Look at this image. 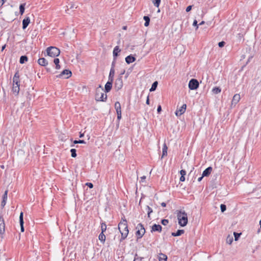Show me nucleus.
<instances>
[{"label":"nucleus","instance_id":"obj_46","mask_svg":"<svg viewBox=\"0 0 261 261\" xmlns=\"http://www.w3.org/2000/svg\"><path fill=\"white\" fill-rule=\"evenodd\" d=\"M85 185L90 189L93 187V185L91 182H87Z\"/></svg>","mask_w":261,"mask_h":261},{"label":"nucleus","instance_id":"obj_21","mask_svg":"<svg viewBox=\"0 0 261 261\" xmlns=\"http://www.w3.org/2000/svg\"><path fill=\"white\" fill-rule=\"evenodd\" d=\"M115 75V70H113V69H110L109 75V81H111L113 82L114 80V76Z\"/></svg>","mask_w":261,"mask_h":261},{"label":"nucleus","instance_id":"obj_57","mask_svg":"<svg viewBox=\"0 0 261 261\" xmlns=\"http://www.w3.org/2000/svg\"><path fill=\"white\" fill-rule=\"evenodd\" d=\"M141 181L142 182H143L144 180L146 179V176H143L142 177H141Z\"/></svg>","mask_w":261,"mask_h":261},{"label":"nucleus","instance_id":"obj_18","mask_svg":"<svg viewBox=\"0 0 261 261\" xmlns=\"http://www.w3.org/2000/svg\"><path fill=\"white\" fill-rule=\"evenodd\" d=\"M240 100V96L239 94H235L231 101V105H236Z\"/></svg>","mask_w":261,"mask_h":261},{"label":"nucleus","instance_id":"obj_31","mask_svg":"<svg viewBox=\"0 0 261 261\" xmlns=\"http://www.w3.org/2000/svg\"><path fill=\"white\" fill-rule=\"evenodd\" d=\"M221 91V89L219 87H214L212 90V92L215 94L220 93Z\"/></svg>","mask_w":261,"mask_h":261},{"label":"nucleus","instance_id":"obj_29","mask_svg":"<svg viewBox=\"0 0 261 261\" xmlns=\"http://www.w3.org/2000/svg\"><path fill=\"white\" fill-rule=\"evenodd\" d=\"M25 4H21L19 6V12L21 15H22L25 10Z\"/></svg>","mask_w":261,"mask_h":261},{"label":"nucleus","instance_id":"obj_3","mask_svg":"<svg viewBox=\"0 0 261 261\" xmlns=\"http://www.w3.org/2000/svg\"><path fill=\"white\" fill-rule=\"evenodd\" d=\"M103 89L99 85L96 89L95 99L97 101H106L107 99V95L103 92Z\"/></svg>","mask_w":261,"mask_h":261},{"label":"nucleus","instance_id":"obj_63","mask_svg":"<svg viewBox=\"0 0 261 261\" xmlns=\"http://www.w3.org/2000/svg\"><path fill=\"white\" fill-rule=\"evenodd\" d=\"M205 23V22L204 21H202L199 24V25H203Z\"/></svg>","mask_w":261,"mask_h":261},{"label":"nucleus","instance_id":"obj_12","mask_svg":"<svg viewBox=\"0 0 261 261\" xmlns=\"http://www.w3.org/2000/svg\"><path fill=\"white\" fill-rule=\"evenodd\" d=\"M162 227L161 226V225L159 224H154L151 227V232H152L154 231H158L159 232H161L162 231Z\"/></svg>","mask_w":261,"mask_h":261},{"label":"nucleus","instance_id":"obj_53","mask_svg":"<svg viewBox=\"0 0 261 261\" xmlns=\"http://www.w3.org/2000/svg\"><path fill=\"white\" fill-rule=\"evenodd\" d=\"M6 0H0V8L3 5Z\"/></svg>","mask_w":261,"mask_h":261},{"label":"nucleus","instance_id":"obj_28","mask_svg":"<svg viewBox=\"0 0 261 261\" xmlns=\"http://www.w3.org/2000/svg\"><path fill=\"white\" fill-rule=\"evenodd\" d=\"M54 62L55 64L56 65V69H60L61 67H60V65H59V63H60L59 59L58 58H55L54 60Z\"/></svg>","mask_w":261,"mask_h":261},{"label":"nucleus","instance_id":"obj_11","mask_svg":"<svg viewBox=\"0 0 261 261\" xmlns=\"http://www.w3.org/2000/svg\"><path fill=\"white\" fill-rule=\"evenodd\" d=\"M186 108V104L182 105V106L179 109L176 110V112H175V115L177 116H181L185 112Z\"/></svg>","mask_w":261,"mask_h":261},{"label":"nucleus","instance_id":"obj_13","mask_svg":"<svg viewBox=\"0 0 261 261\" xmlns=\"http://www.w3.org/2000/svg\"><path fill=\"white\" fill-rule=\"evenodd\" d=\"M5 231V224L3 218L0 217V234L4 233Z\"/></svg>","mask_w":261,"mask_h":261},{"label":"nucleus","instance_id":"obj_14","mask_svg":"<svg viewBox=\"0 0 261 261\" xmlns=\"http://www.w3.org/2000/svg\"><path fill=\"white\" fill-rule=\"evenodd\" d=\"M113 82L111 81H108L105 86V92L106 93L109 92L112 87Z\"/></svg>","mask_w":261,"mask_h":261},{"label":"nucleus","instance_id":"obj_19","mask_svg":"<svg viewBox=\"0 0 261 261\" xmlns=\"http://www.w3.org/2000/svg\"><path fill=\"white\" fill-rule=\"evenodd\" d=\"M38 63L42 66H45L48 64L47 60L44 58L39 59L38 60Z\"/></svg>","mask_w":261,"mask_h":261},{"label":"nucleus","instance_id":"obj_61","mask_svg":"<svg viewBox=\"0 0 261 261\" xmlns=\"http://www.w3.org/2000/svg\"><path fill=\"white\" fill-rule=\"evenodd\" d=\"M84 136V134L83 133H80V138H83Z\"/></svg>","mask_w":261,"mask_h":261},{"label":"nucleus","instance_id":"obj_52","mask_svg":"<svg viewBox=\"0 0 261 261\" xmlns=\"http://www.w3.org/2000/svg\"><path fill=\"white\" fill-rule=\"evenodd\" d=\"M179 180L180 181H184L185 180V176H181Z\"/></svg>","mask_w":261,"mask_h":261},{"label":"nucleus","instance_id":"obj_41","mask_svg":"<svg viewBox=\"0 0 261 261\" xmlns=\"http://www.w3.org/2000/svg\"><path fill=\"white\" fill-rule=\"evenodd\" d=\"M169 223V220L167 219H162L161 221V223L162 225L166 226Z\"/></svg>","mask_w":261,"mask_h":261},{"label":"nucleus","instance_id":"obj_59","mask_svg":"<svg viewBox=\"0 0 261 261\" xmlns=\"http://www.w3.org/2000/svg\"><path fill=\"white\" fill-rule=\"evenodd\" d=\"M6 44H5V45H4L2 46V51L5 49V48H6Z\"/></svg>","mask_w":261,"mask_h":261},{"label":"nucleus","instance_id":"obj_38","mask_svg":"<svg viewBox=\"0 0 261 261\" xmlns=\"http://www.w3.org/2000/svg\"><path fill=\"white\" fill-rule=\"evenodd\" d=\"M143 259H144V257L139 256H138V255L136 254L135 255V258H134V261H137V260L142 261Z\"/></svg>","mask_w":261,"mask_h":261},{"label":"nucleus","instance_id":"obj_51","mask_svg":"<svg viewBox=\"0 0 261 261\" xmlns=\"http://www.w3.org/2000/svg\"><path fill=\"white\" fill-rule=\"evenodd\" d=\"M23 220V214L21 212L19 216V220Z\"/></svg>","mask_w":261,"mask_h":261},{"label":"nucleus","instance_id":"obj_42","mask_svg":"<svg viewBox=\"0 0 261 261\" xmlns=\"http://www.w3.org/2000/svg\"><path fill=\"white\" fill-rule=\"evenodd\" d=\"M8 190L5 191L3 196V200H7L8 197Z\"/></svg>","mask_w":261,"mask_h":261},{"label":"nucleus","instance_id":"obj_40","mask_svg":"<svg viewBox=\"0 0 261 261\" xmlns=\"http://www.w3.org/2000/svg\"><path fill=\"white\" fill-rule=\"evenodd\" d=\"M73 143L74 144H77V143L85 144L86 142L84 140H79L74 141Z\"/></svg>","mask_w":261,"mask_h":261},{"label":"nucleus","instance_id":"obj_4","mask_svg":"<svg viewBox=\"0 0 261 261\" xmlns=\"http://www.w3.org/2000/svg\"><path fill=\"white\" fill-rule=\"evenodd\" d=\"M177 217L178 220V223L181 226H185L188 223V217L187 213L180 211H178Z\"/></svg>","mask_w":261,"mask_h":261},{"label":"nucleus","instance_id":"obj_5","mask_svg":"<svg viewBox=\"0 0 261 261\" xmlns=\"http://www.w3.org/2000/svg\"><path fill=\"white\" fill-rule=\"evenodd\" d=\"M46 52L48 56L51 57H58L60 55V49L55 46H50L47 48Z\"/></svg>","mask_w":261,"mask_h":261},{"label":"nucleus","instance_id":"obj_15","mask_svg":"<svg viewBox=\"0 0 261 261\" xmlns=\"http://www.w3.org/2000/svg\"><path fill=\"white\" fill-rule=\"evenodd\" d=\"M213 168L212 167H208L206 168L202 172V177L208 176L212 171Z\"/></svg>","mask_w":261,"mask_h":261},{"label":"nucleus","instance_id":"obj_25","mask_svg":"<svg viewBox=\"0 0 261 261\" xmlns=\"http://www.w3.org/2000/svg\"><path fill=\"white\" fill-rule=\"evenodd\" d=\"M28 60V58L27 56H21L20 58L19 63L20 64H24L25 62H27Z\"/></svg>","mask_w":261,"mask_h":261},{"label":"nucleus","instance_id":"obj_6","mask_svg":"<svg viewBox=\"0 0 261 261\" xmlns=\"http://www.w3.org/2000/svg\"><path fill=\"white\" fill-rule=\"evenodd\" d=\"M136 229H137L136 235L137 237V239H141L144 236L145 232V229L143 225L141 223H139L136 226Z\"/></svg>","mask_w":261,"mask_h":261},{"label":"nucleus","instance_id":"obj_16","mask_svg":"<svg viewBox=\"0 0 261 261\" xmlns=\"http://www.w3.org/2000/svg\"><path fill=\"white\" fill-rule=\"evenodd\" d=\"M30 23V18L29 17H26L22 20V29H25Z\"/></svg>","mask_w":261,"mask_h":261},{"label":"nucleus","instance_id":"obj_43","mask_svg":"<svg viewBox=\"0 0 261 261\" xmlns=\"http://www.w3.org/2000/svg\"><path fill=\"white\" fill-rule=\"evenodd\" d=\"M115 64H116V60H115V58H114L113 61L112 63L111 68L110 69H113V70H115Z\"/></svg>","mask_w":261,"mask_h":261},{"label":"nucleus","instance_id":"obj_36","mask_svg":"<svg viewBox=\"0 0 261 261\" xmlns=\"http://www.w3.org/2000/svg\"><path fill=\"white\" fill-rule=\"evenodd\" d=\"M71 155L72 158H75L77 155L76 150L75 149L72 148L70 150Z\"/></svg>","mask_w":261,"mask_h":261},{"label":"nucleus","instance_id":"obj_1","mask_svg":"<svg viewBox=\"0 0 261 261\" xmlns=\"http://www.w3.org/2000/svg\"><path fill=\"white\" fill-rule=\"evenodd\" d=\"M118 229L121 234L120 241L124 240L127 237L128 233V226L126 220H123L122 222H120L119 223Z\"/></svg>","mask_w":261,"mask_h":261},{"label":"nucleus","instance_id":"obj_20","mask_svg":"<svg viewBox=\"0 0 261 261\" xmlns=\"http://www.w3.org/2000/svg\"><path fill=\"white\" fill-rule=\"evenodd\" d=\"M121 50L119 49L118 46H116L114 47L113 50V57L115 58V60H116V57L118 56V53L120 52Z\"/></svg>","mask_w":261,"mask_h":261},{"label":"nucleus","instance_id":"obj_30","mask_svg":"<svg viewBox=\"0 0 261 261\" xmlns=\"http://www.w3.org/2000/svg\"><path fill=\"white\" fill-rule=\"evenodd\" d=\"M98 239L101 242H105L106 240V236L104 234V233L101 232L99 235Z\"/></svg>","mask_w":261,"mask_h":261},{"label":"nucleus","instance_id":"obj_47","mask_svg":"<svg viewBox=\"0 0 261 261\" xmlns=\"http://www.w3.org/2000/svg\"><path fill=\"white\" fill-rule=\"evenodd\" d=\"M180 174L181 176H185L186 174V171L185 170H181L180 171Z\"/></svg>","mask_w":261,"mask_h":261},{"label":"nucleus","instance_id":"obj_48","mask_svg":"<svg viewBox=\"0 0 261 261\" xmlns=\"http://www.w3.org/2000/svg\"><path fill=\"white\" fill-rule=\"evenodd\" d=\"M162 111V107L161 105H159L157 108V112L158 114H160Z\"/></svg>","mask_w":261,"mask_h":261},{"label":"nucleus","instance_id":"obj_60","mask_svg":"<svg viewBox=\"0 0 261 261\" xmlns=\"http://www.w3.org/2000/svg\"><path fill=\"white\" fill-rule=\"evenodd\" d=\"M203 177H202V175L201 177H199V178H198V181H201V180L202 179Z\"/></svg>","mask_w":261,"mask_h":261},{"label":"nucleus","instance_id":"obj_45","mask_svg":"<svg viewBox=\"0 0 261 261\" xmlns=\"http://www.w3.org/2000/svg\"><path fill=\"white\" fill-rule=\"evenodd\" d=\"M193 25L196 27V30H197L198 28V25L197 24V21L196 20H194L193 21Z\"/></svg>","mask_w":261,"mask_h":261},{"label":"nucleus","instance_id":"obj_9","mask_svg":"<svg viewBox=\"0 0 261 261\" xmlns=\"http://www.w3.org/2000/svg\"><path fill=\"white\" fill-rule=\"evenodd\" d=\"M72 75V72L70 70L68 69H64L63 70L61 73L58 75H57V77H63L64 79H68Z\"/></svg>","mask_w":261,"mask_h":261},{"label":"nucleus","instance_id":"obj_24","mask_svg":"<svg viewBox=\"0 0 261 261\" xmlns=\"http://www.w3.org/2000/svg\"><path fill=\"white\" fill-rule=\"evenodd\" d=\"M184 233V230L183 229H178L175 232H172L171 235L174 237H178V236H181Z\"/></svg>","mask_w":261,"mask_h":261},{"label":"nucleus","instance_id":"obj_2","mask_svg":"<svg viewBox=\"0 0 261 261\" xmlns=\"http://www.w3.org/2000/svg\"><path fill=\"white\" fill-rule=\"evenodd\" d=\"M20 81L19 71H17L13 78L12 91L16 95H18L20 90Z\"/></svg>","mask_w":261,"mask_h":261},{"label":"nucleus","instance_id":"obj_8","mask_svg":"<svg viewBox=\"0 0 261 261\" xmlns=\"http://www.w3.org/2000/svg\"><path fill=\"white\" fill-rule=\"evenodd\" d=\"M123 87V81L122 76H119L115 81L114 88L117 91L120 90Z\"/></svg>","mask_w":261,"mask_h":261},{"label":"nucleus","instance_id":"obj_17","mask_svg":"<svg viewBox=\"0 0 261 261\" xmlns=\"http://www.w3.org/2000/svg\"><path fill=\"white\" fill-rule=\"evenodd\" d=\"M136 61V58L132 55L127 56L125 58V62L127 64L132 63Z\"/></svg>","mask_w":261,"mask_h":261},{"label":"nucleus","instance_id":"obj_54","mask_svg":"<svg viewBox=\"0 0 261 261\" xmlns=\"http://www.w3.org/2000/svg\"><path fill=\"white\" fill-rule=\"evenodd\" d=\"M19 223L20 226L23 225L24 221L23 220H19Z\"/></svg>","mask_w":261,"mask_h":261},{"label":"nucleus","instance_id":"obj_32","mask_svg":"<svg viewBox=\"0 0 261 261\" xmlns=\"http://www.w3.org/2000/svg\"><path fill=\"white\" fill-rule=\"evenodd\" d=\"M233 237L232 236H230L229 235L227 237L226 241L228 244L230 245V244H231L232 242H233Z\"/></svg>","mask_w":261,"mask_h":261},{"label":"nucleus","instance_id":"obj_34","mask_svg":"<svg viewBox=\"0 0 261 261\" xmlns=\"http://www.w3.org/2000/svg\"><path fill=\"white\" fill-rule=\"evenodd\" d=\"M146 210H147V215L148 217L150 219V214L152 213L153 211L151 207H149V206L147 205L146 206Z\"/></svg>","mask_w":261,"mask_h":261},{"label":"nucleus","instance_id":"obj_50","mask_svg":"<svg viewBox=\"0 0 261 261\" xmlns=\"http://www.w3.org/2000/svg\"><path fill=\"white\" fill-rule=\"evenodd\" d=\"M6 201L7 200H3L2 201V203H1V206L2 207H4L6 204Z\"/></svg>","mask_w":261,"mask_h":261},{"label":"nucleus","instance_id":"obj_55","mask_svg":"<svg viewBox=\"0 0 261 261\" xmlns=\"http://www.w3.org/2000/svg\"><path fill=\"white\" fill-rule=\"evenodd\" d=\"M146 103L147 105H149V96H147V99H146Z\"/></svg>","mask_w":261,"mask_h":261},{"label":"nucleus","instance_id":"obj_7","mask_svg":"<svg viewBox=\"0 0 261 261\" xmlns=\"http://www.w3.org/2000/svg\"><path fill=\"white\" fill-rule=\"evenodd\" d=\"M199 84L198 81H197V80L195 79H192L189 81L188 85L189 88L192 90H196L199 87Z\"/></svg>","mask_w":261,"mask_h":261},{"label":"nucleus","instance_id":"obj_26","mask_svg":"<svg viewBox=\"0 0 261 261\" xmlns=\"http://www.w3.org/2000/svg\"><path fill=\"white\" fill-rule=\"evenodd\" d=\"M144 20H145L144 26L148 27L149 24L150 22V18L148 16H144L143 17Z\"/></svg>","mask_w":261,"mask_h":261},{"label":"nucleus","instance_id":"obj_10","mask_svg":"<svg viewBox=\"0 0 261 261\" xmlns=\"http://www.w3.org/2000/svg\"><path fill=\"white\" fill-rule=\"evenodd\" d=\"M114 106L117 115V119L120 120L121 118V109L120 103L119 101H116L115 103Z\"/></svg>","mask_w":261,"mask_h":261},{"label":"nucleus","instance_id":"obj_22","mask_svg":"<svg viewBox=\"0 0 261 261\" xmlns=\"http://www.w3.org/2000/svg\"><path fill=\"white\" fill-rule=\"evenodd\" d=\"M167 150L168 147L165 143L163 145V150H162V155L161 158L162 159L164 156H166L167 155Z\"/></svg>","mask_w":261,"mask_h":261},{"label":"nucleus","instance_id":"obj_56","mask_svg":"<svg viewBox=\"0 0 261 261\" xmlns=\"http://www.w3.org/2000/svg\"><path fill=\"white\" fill-rule=\"evenodd\" d=\"M161 205L163 207H165L166 206V203L164 202H163L161 203Z\"/></svg>","mask_w":261,"mask_h":261},{"label":"nucleus","instance_id":"obj_58","mask_svg":"<svg viewBox=\"0 0 261 261\" xmlns=\"http://www.w3.org/2000/svg\"><path fill=\"white\" fill-rule=\"evenodd\" d=\"M20 227H21V231L23 232L24 231L23 225L20 226Z\"/></svg>","mask_w":261,"mask_h":261},{"label":"nucleus","instance_id":"obj_37","mask_svg":"<svg viewBox=\"0 0 261 261\" xmlns=\"http://www.w3.org/2000/svg\"><path fill=\"white\" fill-rule=\"evenodd\" d=\"M241 234V233H238L236 232H234L233 235H234V240L236 241H237L239 239V238H240Z\"/></svg>","mask_w":261,"mask_h":261},{"label":"nucleus","instance_id":"obj_35","mask_svg":"<svg viewBox=\"0 0 261 261\" xmlns=\"http://www.w3.org/2000/svg\"><path fill=\"white\" fill-rule=\"evenodd\" d=\"M101 232L104 233V232L106 231V230L107 229V225L105 222H102L101 224Z\"/></svg>","mask_w":261,"mask_h":261},{"label":"nucleus","instance_id":"obj_64","mask_svg":"<svg viewBox=\"0 0 261 261\" xmlns=\"http://www.w3.org/2000/svg\"><path fill=\"white\" fill-rule=\"evenodd\" d=\"M46 70L48 71V72H50V68H46Z\"/></svg>","mask_w":261,"mask_h":261},{"label":"nucleus","instance_id":"obj_49","mask_svg":"<svg viewBox=\"0 0 261 261\" xmlns=\"http://www.w3.org/2000/svg\"><path fill=\"white\" fill-rule=\"evenodd\" d=\"M192 6H191V5L188 6L186 10V12H188L190 11L192 9Z\"/></svg>","mask_w":261,"mask_h":261},{"label":"nucleus","instance_id":"obj_33","mask_svg":"<svg viewBox=\"0 0 261 261\" xmlns=\"http://www.w3.org/2000/svg\"><path fill=\"white\" fill-rule=\"evenodd\" d=\"M151 1L155 7H159L160 3H161V0H151Z\"/></svg>","mask_w":261,"mask_h":261},{"label":"nucleus","instance_id":"obj_23","mask_svg":"<svg viewBox=\"0 0 261 261\" xmlns=\"http://www.w3.org/2000/svg\"><path fill=\"white\" fill-rule=\"evenodd\" d=\"M167 256L166 254L160 253L159 255V261H167Z\"/></svg>","mask_w":261,"mask_h":261},{"label":"nucleus","instance_id":"obj_44","mask_svg":"<svg viewBox=\"0 0 261 261\" xmlns=\"http://www.w3.org/2000/svg\"><path fill=\"white\" fill-rule=\"evenodd\" d=\"M225 44V42L223 41L219 42L218 43V46L219 47H223Z\"/></svg>","mask_w":261,"mask_h":261},{"label":"nucleus","instance_id":"obj_62","mask_svg":"<svg viewBox=\"0 0 261 261\" xmlns=\"http://www.w3.org/2000/svg\"><path fill=\"white\" fill-rule=\"evenodd\" d=\"M125 71V70H123L121 72V73H120V75H119V76H122V75L123 74H124Z\"/></svg>","mask_w":261,"mask_h":261},{"label":"nucleus","instance_id":"obj_39","mask_svg":"<svg viewBox=\"0 0 261 261\" xmlns=\"http://www.w3.org/2000/svg\"><path fill=\"white\" fill-rule=\"evenodd\" d=\"M220 209L222 213L225 212L226 210V206L224 204H221L220 205Z\"/></svg>","mask_w":261,"mask_h":261},{"label":"nucleus","instance_id":"obj_27","mask_svg":"<svg viewBox=\"0 0 261 261\" xmlns=\"http://www.w3.org/2000/svg\"><path fill=\"white\" fill-rule=\"evenodd\" d=\"M158 84V83L157 81H155L154 82H153V84H152L151 87L149 91L150 92L155 91L157 88Z\"/></svg>","mask_w":261,"mask_h":261}]
</instances>
